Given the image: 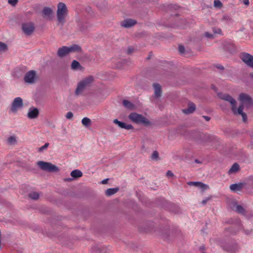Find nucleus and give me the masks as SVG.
Here are the masks:
<instances>
[{
	"label": "nucleus",
	"instance_id": "1",
	"mask_svg": "<svg viewBox=\"0 0 253 253\" xmlns=\"http://www.w3.org/2000/svg\"><path fill=\"white\" fill-rule=\"evenodd\" d=\"M219 97L222 100L228 102L231 107V110L234 115H240L242 117L244 122L247 121V118L246 114L242 112V106H239L238 108L236 107L237 102L236 100L231 95L228 94H221L219 95Z\"/></svg>",
	"mask_w": 253,
	"mask_h": 253
},
{
	"label": "nucleus",
	"instance_id": "2",
	"mask_svg": "<svg viewBox=\"0 0 253 253\" xmlns=\"http://www.w3.org/2000/svg\"><path fill=\"white\" fill-rule=\"evenodd\" d=\"M94 81V77L92 76H89L83 79L78 83L75 90V94L76 95L82 94L84 90L89 88L92 85Z\"/></svg>",
	"mask_w": 253,
	"mask_h": 253
},
{
	"label": "nucleus",
	"instance_id": "3",
	"mask_svg": "<svg viewBox=\"0 0 253 253\" xmlns=\"http://www.w3.org/2000/svg\"><path fill=\"white\" fill-rule=\"evenodd\" d=\"M67 14L68 9L66 5L64 3H59L57 10V18L58 24L63 25L65 23Z\"/></svg>",
	"mask_w": 253,
	"mask_h": 253
},
{
	"label": "nucleus",
	"instance_id": "4",
	"mask_svg": "<svg viewBox=\"0 0 253 253\" xmlns=\"http://www.w3.org/2000/svg\"><path fill=\"white\" fill-rule=\"evenodd\" d=\"M238 99L241 102L240 106H242V112H243L244 107L249 109L253 106V100L250 95L248 94L241 93L239 96Z\"/></svg>",
	"mask_w": 253,
	"mask_h": 253
},
{
	"label": "nucleus",
	"instance_id": "5",
	"mask_svg": "<svg viewBox=\"0 0 253 253\" xmlns=\"http://www.w3.org/2000/svg\"><path fill=\"white\" fill-rule=\"evenodd\" d=\"M129 119L136 124H141L145 126L150 124L149 120L141 114L131 113L128 116Z\"/></svg>",
	"mask_w": 253,
	"mask_h": 253
},
{
	"label": "nucleus",
	"instance_id": "6",
	"mask_svg": "<svg viewBox=\"0 0 253 253\" xmlns=\"http://www.w3.org/2000/svg\"><path fill=\"white\" fill-rule=\"evenodd\" d=\"M37 165L42 169L43 170H46L48 171H56L58 170V169L56 166L52 165L50 163L43 161H39L37 163Z\"/></svg>",
	"mask_w": 253,
	"mask_h": 253
},
{
	"label": "nucleus",
	"instance_id": "7",
	"mask_svg": "<svg viewBox=\"0 0 253 253\" xmlns=\"http://www.w3.org/2000/svg\"><path fill=\"white\" fill-rule=\"evenodd\" d=\"M38 76L36 72L33 70L28 72L25 75L24 81L28 84H34L38 79Z\"/></svg>",
	"mask_w": 253,
	"mask_h": 253
},
{
	"label": "nucleus",
	"instance_id": "8",
	"mask_svg": "<svg viewBox=\"0 0 253 253\" xmlns=\"http://www.w3.org/2000/svg\"><path fill=\"white\" fill-rule=\"evenodd\" d=\"M23 106V100L20 97L15 98L12 102L10 111L13 113H16L17 111Z\"/></svg>",
	"mask_w": 253,
	"mask_h": 253
},
{
	"label": "nucleus",
	"instance_id": "9",
	"mask_svg": "<svg viewBox=\"0 0 253 253\" xmlns=\"http://www.w3.org/2000/svg\"><path fill=\"white\" fill-rule=\"evenodd\" d=\"M242 61L248 66L253 68V56L248 53H243L241 56Z\"/></svg>",
	"mask_w": 253,
	"mask_h": 253
},
{
	"label": "nucleus",
	"instance_id": "10",
	"mask_svg": "<svg viewBox=\"0 0 253 253\" xmlns=\"http://www.w3.org/2000/svg\"><path fill=\"white\" fill-rule=\"evenodd\" d=\"M34 30V27L32 23H24L22 25V30L26 35H30Z\"/></svg>",
	"mask_w": 253,
	"mask_h": 253
},
{
	"label": "nucleus",
	"instance_id": "11",
	"mask_svg": "<svg viewBox=\"0 0 253 253\" xmlns=\"http://www.w3.org/2000/svg\"><path fill=\"white\" fill-rule=\"evenodd\" d=\"M39 114V112L38 109L34 107H31L29 109L27 116L29 119H35L38 116Z\"/></svg>",
	"mask_w": 253,
	"mask_h": 253
},
{
	"label": "nucleus",
	"instance_id": "12",
	"mask_svg": "<svg viewBox=\"0 0 253 253\" xmlns=\"http://www.w3.org/2000/svg\"><path fill=\"white\" fill-rule=\"evenodd\" d=\"M113 122L121 128H125L127 130L133 128V126L131 125L126 124L125 123L118 121L117 119L114 120Z\"/></svg>",
	"mask_w": 253,
	"mask_h": 253
},
{
	"label": "nucleus",
	"instance_id": "13",
	"mask_svg": "<svg viewBox=\"0 0 253 253\" xmlns=\"http://www.w3.org/2000/svg\"><path fill=\"white\" fill-rule=\"evenodd\" d=\"M187 184L190 186H194L199 188L202 190H205L208 189L209 186L200 182H188Z\"/></svg>",
	"mask_w": 253,
	"mask_h": 253
},
{
	"label": "nucleus",
	"instance_id": "14",
	"mask_svg": "<svg viewBox=\"0 0 253 253\" xmlns=\"http://www.w3.org/2000/svg\"><path fill=\"white\" fill-rule=\"evenodd\" d=\"M69 54L68 46H63L59 48L57 51V55L60 57H63Z\"/></svg>",
	"mask_w": 253,
	"mask_h": 253
},
{
	"label": "nucleus",
	"instance_id": "15",
	"mask_svg": "<svg viewBox=\"0 0 253 253\" xmlns=\"http://www.w3.org/2000/svg\"><path fill=\"white\" fill-rule=\"evenodd\" d=\"M153 87L154 89V95L156 98H159L162 95L161 86L158 84H154Z\"/></svg>",
	"mask_w": 253,
	"mask_h": 253
},
{
	"label": "nucleus",
	"instance_id": "16",
	"mask_svg": "<svg viewBox=\"0 0 253 253\" xmlns=\"http://www.w3.org/2000/svg\"><path fill=\"white\" fill-rule=\"evenodd\" d=\"M136 24V21L131 19H127L121 23L122 26L125 28H129Z\"/></svg>",
	"mask_w": 253,
	"mask_h": 253
},
{
	"label": "nucleus",
	"instance_id": "17",
	"mask_svg": "<svg viewBox=\"0 0 253 253\" xmlns=\"http://www.w3.org/2000/svg\"><path fill=\"white\" fill-rule=\"evenodd\" d=\"M195 109V105L192 103H190L188 105V108L182 110V112L185 114H189L194 112Z\"/></svg>",
	"mask_w": 253,
	"mask_h": 253
},
{
	"label": "nucleus",
	"instance_id": "18",
	"mask_svg": "<svg viewBox=\"0 0 253 253\" xmlns=\"http://www.w3.org/2000/svg\"><path fill=\"white\" fill-rule=\"evenodd\" d=\"M244 183H239L237 184H233L230 186V189L232 191H241L243 186Z\"/></svg>",
	"mask_w": 253,
	"mask_h": 253
},
{
	"label": "nucleus",
	"instance_id": "19",
	"mask_svg": "<svg viewBox=\"0 0 253 253\" xmlns=\"http://www.w3.org/2000/svg\"><path fill=\"white\" fill-rule=\"evenodd\" d=\"M240 169L239 165L237 163H234L231 168L229 169L228 173L229 174H232L236 173L239 171Z\"/></svg>",
	"mask_w": 253,
	"mask_h": 253
},
{
	"label": "nucleus",
	"instance_id": "20",
	"mask_svg": "<svg viewBox=\"0 0 253 253\" xmlns=\"http://www.w3.org/2000/svg\"><path fill=\"white\" fill-rule=\"evenodd\" d=\"M69 53L78 52L81 51V47L77 44H73L68 46Z\"/></svg>",
	"mask_w": 253,
	"mask_h": 253
},
{
	"label": "nucleus",
	"instance_id": "21",
	"mask_svg": "<svg viewBox=\"0 0 253 253\" xmlns=\"http://www.w3.org/2000/svg\"><path fill=\"white\" fill-rule=\"evenodd\" d=\"M123 105L127 109L133 110L135 108V105L127 100H124L123 102Z\"/></svg>",
	"mask_w": 253,
	"mask_h": 253
},
{
	"label": "nucleus",
	"instance_id": "22",
	"mask_svg": "<svg viewBox=\"0 0 253 253\" xmlns=\"http://www.w3.org/2000/svg\"><path fill=\"white\" fill-rule=\"evenodd\" d=\"M71 176L74 178H77L81 177L83 175L82 172L78 169H75L73 170L71 172Z\"/></svg>",
	"mask_w": 253,
	"mask_h": 253
},
{
	"label": "nucleus",
	"instance_id": "23",
	"mask_svg": "<svg viewBox=\"0 0 253 253\" xmlns=\"http://www.w3.org/2000/svg\"><path fill=\"white\" fill-rule=\"evenodd\" d=\"M7 143L9 145H15L17 143L16 137L14 135L10 136L7 138Z\"/></svg>",
	"mask_w": 253,
	"mask_h": 253
},
{
	"label": "nucleus",
	"instance_id": "24",
	"mask_svg": "<svg viewBox=\"0 0 253 253\" xmlns=\"http://www.w3.org/2000/svg\"><path fill=\"white\" fill-rule=\"evenodd\" d=\"M118 190L119 188H109L106 191L105 193L106 195L110 196L116 193Z\"/></svg>",
	"mask_w": 253,
	"mask_h": 253
},
{
	"label": "nucleus",
	"instance_id": "25",
	"mask_svg": "<svg viewBox=\"0 0 253 253\" xmlns=\"http://www.w3.org/2000/svg\"><path fill=\"white\" fill-rule=\"evenodd\" d=\"M91 123V120L87 117L84 118L82 120V125L86 127H88L90 125Z\"/></svg>",
	"mask_w": 253,
	"mask_h": 253
},
{
	"label": "nucleus",
	"instance_id": "26",
	"mask_svg": "<svg viewBox=\"0 0 253 253\" xmlns=\"http://www.w3.org/2000/svg\"><path fill=\"white\" fill-rule=\"evenodd\" d=\"M43 14L45 16H49L52 14V10L49 7H44L42 10Z\"/></svg>",
	"mask_w": 253,
	"mask_h": 253
},
{
	"label": "nucleus",
	"instance_id": "27",
	"mask_svg": "<svg viewBox=\"0 0 253 253\" xmlns=\"http://www.w3.org/2000/svg\"><path fill=\"white\" fill-rule=\"evenodd\" d=\"M81 67L80 63L74 60L71 64V68L73 70H78Z\"/></svg>",
	"mask_w": 253,
	"mask_h": 253
},
{
	"label": "nucleus",
	"instance_id": "28",
	"mask_svg": "<svg viewBox=\"0 0 253 253\" xmlns=\"http://www.w3.org/2000/svg\"><path fill=\"white\" fill-rule=\"evenodd\" d=\"M29 196L32 199L37 200L39 198V194L36 192H32L29 194Z\"/></svg>",
	"mask_w": 253,
	"mask_h": 253
},
{
	"label": "nucleus",
	"instance_id": "29",
	"mask_svg": "<svg viewBox=\"0 0 253 253\" xmlns=\"http://www.w3.org/2000/svg\"><path fill=\"white\" fill-rule=\"evenodd\" d=\"M93 253H100L102 252V249L99 246H96L92 248Z\"/></svg>",
	"mask_w": 253,
	"mask_h": 253
},
{
	"label": "nucleus",
	"instance_id": "30",
	"mask_svg": "<svg viewBox=\"0 0 253 253\" xmlns=\"http://www.w3.org/2000/svg\"><path fill=\"white\" fill-rule=\"evenodd\" d=\"M7 45L5 43L0 42V51H4L7 50Z\"/></svg>",
	"mask_w": 253,
	"mask_h": 253
},
{
	"label": "nucleus",
	"instance_id": "31",
	"mask_svg": "<svg viewBox=\"0 0 253 253\" xmlns=\"http://www.w3.org/2000/svg\"><path fill=\"white\" fill-rule=\"evenodd\" d=\"M236 210L239 213H244L245 212V210L243 208V207H242L240 205H237L236 206Z\"/></svg>",
	"mask_w": 253,
	"mask_h": 253
},
{
	"label": "nucleus",
	"instance_id": "32",
	"mask_svg": "<svg viewBox=\"0 0 253 253\" xmlns=\"http://www.w3.org/2000/svg\"><path fill=\"white\" fill-rule=\"evenodd\" d=\"M222 4L221 2L219 0H214V6L216 7L220 8L221 7Z\"/></svg>",
	"mask_w": 253,
	"mask_h": 253
},
{
	"label": "nucleus",
	"instance_id": "33",
	"mask_svg": "<svg viewBox=\"0 0 253 253\" xmlns=\"http://www.w3.org/2000/svg\"><path fill=\"white\" fill-rule=\"evenodd\" d=\"M159 157V153L157 151H155L153 152L151 158L154 160H157Z\"/></svg>",
	"mask_w": 253,
	"mask_h": 253
},
{
	"label": "nucleus",
	"instance_id": "34",
	"mask_svg": "<svg viewBox=\"0 0 253 253\" xmlns=\"http://www.w3.org/2000/svg\"><path fill=\"white\" fill-rule=\"evenodd\" d=\"M73 117V114L71 112H68L66 115V117L68 119H71Z\"/></svg>",
	"mask_w": 253,
	"mask_h": 253
},
{
	"label": "nucleus",
	"instance_id": "35",
	"mask_svg": "<svg viewBox=\"0 0 253 253\" xmlns=\"http://www.w3.org/2000/svg\"><path fill=\"white\" fill-rule=\"evenodd\" d=\"M49 145V143H46L44 145L39 148V151H42L43 150L46 149Z\"/></svg>",
	"mask_w": 253,
	"mask_h": 253
},
{
	"label": "nucleus",
	"instance_id": "36",
	"mask_svg": "<svg viewBox=\"0 0 253 253\" xmlns=\"http://www.w3.org/2000/svg\"><path fill=\"white\" fill-rule=\"evenodd\" d=\"M18 1V0H8V3L12 5H15Z\"/></svg>",
	"mask_w": 253,
	"mask_h": 253
},
{
	"label": "nucleus",
	"instance_id": "37",
	"mask_svg": "<svg viewBox=\"0 0 253 253\" xmlns=\"http://www.w3.org/2000/svg\"><path fill=\"white\" fill-rule=\"evenodd\" d=\"M246 181L248 183L253 182V175H251V176H249L247 178Z\"/></svg>",
	"mask_w": 253,
	"mask_h": 253
},
{
	"label": "nucleus",
	"instance_id": "38",
	"mask_svg": "<svg viewBox=\"0 0 253 253\" xmlns=\"http://www.w3.org/2000/svg\"><path fill=\"white\" fill-rule=\"evenodd\" d=\"M178 50H179V51L180 52V53H183L184 51V47L182 45H179V47H178Z\"/></svg>",
	"mask_w": 253,
	"mask_h": 253
},
{
	"label": "nucleus",
	"instance_id": "39",
	"mask_svg": "<svg viewBox=\"0 0 253 253\" xmlns=\"http://www.w3.org/2000/svg\"><path fill=\"white\" fill-rule=\"evenodd\" d=\"M205 36L208 38L211 39V38H212L213 37V35L212 34H209L208 32L205 33Z\"/></svg>",
	"mask_w": 253,
	"mask_h": 253
},
{
	"label": "nucleus",
	"instance_id": "40",
	"mask_svg": "<svg viewBox=\"0 0 253 253\" xmlns=\"http://www.w3.org/2000/svg\"><path fill=\"white\" fill-rule=\"evenodd\" d=\"M214 33L215 34H221V30L220 29H215L214 30Z\"/></svg>",
	"mask_w": 253,
	"mask_h": 253
},
{
	"label": "nucleus",
	"instance_id": "41",
	"mask_svg": "<svg viewBox=\"0 0 253 253\" xmlns=\"http://www.w3.org/2000/svg\"><path fill=\"white\" fill-rule=\"evenodd\" d=\"M166 174L167 176L169 177L172 176L173 175V173L170 170L168 171Z\"/></svg>",
	"mask_w": 253,
	"mask_h": 253
},
{
	"label": "nucleus",
	"instance_id": "42",
	"mask_svg": "<svg viewBox=\"0 0 253 253\" xmlns=\"http://www.w3.org/2000/svg\"><path fill=\"white\" fill-rule=\"evenodd\" d=\"M210 199V198H207L205 200H203L202 201V203L203 204V205H205L207 203V202Z\"/></svg>",
	"mask_w": 253,
	"mask_h": 253
},
{
	"label": "nucleus",
	"instance_id": "43",
	"mask_svg": "<svg viewBox=\"0 0 253 253\" xmlns=\"http://www.w3.org/2000/svg\"><path fill=\"white\" fill-rule=\"evenodd\" d=\"M243 3L245 5H248L249 4V0H243Z\"/></svg>",
	"mask_w": 253,
	"mask_h": 253
},
{
	"label": "nucleus",
	"instance_id": "44",
	"mask_svg": "<svg viewBox=\"0 0 253 253\" xmlns=\"http://www.w3.org/2000/svg\"><path fill=\"white\" fill-rule=\"evenodd\" d=\"M108 180V179H105L104 180H103L102 181H101V183L103 184H106L107 181Z\"/></svg>",
	"mask_w": 253,
	"mask_h": 253
},
{
	"label": "nucleus",
	"instance_id": "45",
	"mask_svg": "<svg viewBox=\"0 0 253 253\" xmlns=\"http://www.w3.org/2000/svg\"><path fill=\"white\" fill-rule=\"evenodd\" d=\"M203 117L207 121H209L210 120V118L208 116H203Z\"/></svg>",
	"mask_w": 253,
	"mask_h": 253
},
{
	"label": "nucleus",
	"instance_id": "46",
	"mask_svg": "<svg viewBox=\"0 0 253 253\" xmlns=\"http://www.w3.org/2000/svg\"><path fill=\"white\" fill-rule=\"evenodd\" d=\"M132 51H133V49L129 48L128 49L127 52H128V53H130L132 52Z\"/></svg>",
	"mask_w": 253,
	"mask_h": 253
},
{
	"label": "nucleus",
	"instance_id": "47",
	"mask_svg": "<svg viewBox=\"0 0 253 253\" xmlns=\"http://www.w3.org/2000/svg\"><path fill=\"white\" fill-rule=\"evenodd\" d=\"M250 76L251 78H252V79H253V72L252 73H251L250 74Z\"/></svg>",
	"mask_w": 253,
	"mask_h": 253
},
{
	"label": "nucleus",
	"instance_id": "48",
	"mask_svg": "<svg viewBox=\"0 0 253 253\" xmlns=\"http://www.w3.org/2000/svg\"><path fill=\"white\" fill-rule=\"evenodd\" d=\"M72 180V178H66L65 179L66 181H71Z\"/></svg>",
	"mask_w": 253,
	"mask_h": 253
},
{
	"label": "nucleus",
	"instance_id": "49",
	"mask_svg": "<svg viewBox=\"0 0 253 253\" xmlns=\"http://www.w3.org/2000/svg\"><path fill=\"white\" fill-rule=\"evenodd\" d=\"M195 162L196 163H200V162L198 160H197V159H196V160H195Z\"/></svg>",
	"mask_w": 253,
	"mask_h": 253
},
{
	"label": "nucleus",
	"instance_id": "50",
	"mask_svg": "<svg viewBox=\"0 0 253 253\" xmlns=\"http://www.w3.org/2000/svg\"><path fill=\"white\" fill-rule=\"evenodd\" d=\"M250 232L251 231H245V233L246 234H249Z\"/></svg>",
	"mask_w": 253,
	"mask_h": 253
}]
</instances>
